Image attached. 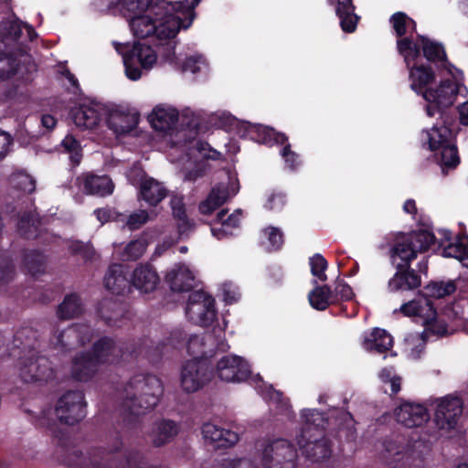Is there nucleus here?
<instances>
[{
    "mask_svg": "<svg viewBox=\"0 0 468 468\" xmlns=\"http://www.w3.org/2000/svg\"><path fill=\"white\" fill-rule=\"evenodd\" d=\"M460 91V84L454 80H445L436 88L425 89L422 92L423 99L428 102L426 106L427 115L433 117L440 115L444 119L448 109L453 105Z\"/></svg>",
    "mask_w": 468,
    "mask_h": 468,
    "instance_id": "9d476101",
    "label": "nucleus"
},
{
    "mask_svg": "<svg viewBox=\"0 0 468 468\" xmlns=\"http://www.w3.org/2000/svg\"><path fill=\"white\" fill-rule=\"evenodd\" d=\"M194 305H199V317L204 324H210L216 317L215 300L203 290L191 292L188 296L186 312L191 311Z\"/></svg>",
    "mask_w": 468,
    "mask_h": 468,
    "instance_id": "4be33fe9",
    "label": "nucleus"
},
{
    "mask_svg": "<svg viewBox=\"0 0 468 468\" xmlns=\"http://www.w3.org/2000/svg\"><path fill=\"white\" fill-rule=\"evenodd\" d=\"M94 215L101 224H105L110 221L120 223L124 222L125 219V214L120 213L115 208L112 207L97 208L94 210Z\"/></svg>",
    "mask_w": 468,
    "mask_h": 468,
    "instance_id": "603ef678",
    "label": "nucleus"
},
{
    "mask_svg": "<svg viewBox=\"0 0 468 468\" xmlns=\"http://www.w3.org/2000/svg\"><path fill=\"white\" fill-rule=\"evenodd\" d=\"M426 329L439 336H444L448 334V325L444 322H441L437 319V311L435 310L434 316L428 315L424 321Z\"/></svg>",
    "mask_w": 468,
    "mask_h": 468,
    "instance_id": "6e6d98bb",
    "label": "nucleus"
},
{
    "mask_svg": "<svg viewBox=\"0 0 468 468\" xmlns=\"http://www.w3.org/2000/svg\"><path fill=\"white\" fill-rule=\"evenodd\" d=\"M364 344L367 350L383 354L393 346V338L385 329L374 328Z\"/></svg>",
    "mask_w": 468,
    "mask_h": 468,
    "instance_id": "4c0bfd02",
    "label": "nucleus"
},
{
    "mask_svg": "<svg viewBox=\"0 0 468 468\" xmlns=\"http://www.w3.org/2000/svg\"><path fill=\"white\" fill-rule=\"evenodd\" d=\"M329 5H334L339 25L345 33H353L357 27L360 16L356 14L353 0H327Z\"/></svg>",
    "mask_w": 468,
    "mask_h": 468,
    "instance_id": "412c9836",
    "label": "nucleus"
},
{
    "mask_svg": "<svg viewBox=\"0 0 468 468\" xmlns=\"http://www.w3.org/2000/svg\"><path fill=\"white\" fill-rule=\"evenodd\" d=\"M114 184L108 176L87 175L83 180V190L90 195L105 197L113 192Z\"/></svg>",
    "mask_w": 468,
    "mask_h": 468,
    "instance_id": "f704fd0d",
    "label": "nucleus"
},
{
    "mask_svg": "<svg viewBox=\"0 0 468 468\" xmlns=\"http://www.w3.org/2000/svg\"><path fill=\"white\" fill-rule=\"evenodd\" d=\"M451 122L443 120L441 126H433L431 131L425 132V141L429 144V150L435 153L437 163L443 173L449 169H454L460 164L458 148L452 129Z\"/></svg>",
    "mask_w": 468,
    "mask_h": 468,
    "instance_id": "0eeeda50",
    "label": "nucleus"
},
{
    "mask_svg": "<svg viewBox=\"0 0 468 468\" xmlns=\"http://www.w3.org/2000/svg\"><path fill=\"white\" fill-rule=\"evenodd\" d=\"M102 109L99 104H81L72 111L74 123L85 129L97 127L102 118Z\"/></svg>",
    "mask_w": 468,
    "mask_h": 468,
    "instance_id": "a878e982",
    "label": "nucleus"
},
{
    "mask_svg": "<svg viewBox=\"0 0 468 468\" xmlns=\"http://www.w3.org/2000/svg\"><path fill=\"white\" fill-rule=\"evenodd\" d=\"M409 19L410 16L406 13L400 11L394 13L390 16L389 22L395 31L397 39L407 37L406 34Z\"/></svg>",
    "mask_w": 468,
    "mask_h": 468,
    "instance_id": "8fccbe9b",
    "label": "nucleus"
},
{
    "mask_svg": "<svg viewBox=\"0 0 468 468\" xmlns=\"http://www.w3.org/2000/svg\"><path fill=\"white\" fill-rule=\"evenodd\" d=\"M296 449L285 439L271 441L262 452L264 468H296Z\"/></svg>",
    "mask_w": 468,
    "mask_h": 468,
    "instance_id": "ddd939ff",
    "label": "nucleus"
},
{
    "mask_svg": "<svg viewBox=\"0 0 468 468\" xmlns=\"http://www.w3.org/2000/svg\"><path fill=\"white\" fill-rule=\"evenodd\" d=\"M417 40L421 43L423 57L431 63H441L444 68L450 62L443 45L440 42L431 39L423 35H417Z\"/></svg>",
    "mask_w": 468,
    "mask_h": 468,
    "instance_id": "7c9ffc66",
    "label": "nucleus"
},
{
    "mask_svg": "<svg viewBox=\"0 0 468 468\" xmlns=\"http://www.w3.org/2000/svg\"><path fill=\"white\" fill-rule=\"evenodd\" d=\"M309 264L313 276L316 277L321 282H325L327 280L325 270L327 269L328 263L322 254L316 253L311 257L309 259Z\"/></svg>",
    "mask_w": 468,
    "mask_h": 468,
    "instance_id": "09e8293b",
    "label": "nucleus"
},
{
    "mask_svg": "<svg viewBox=\"0 0 468 468\" xmlns=\"http://www.w3.org/2000/svg\"><path fill=\"white\" fill-rule=\"evenodd\" d=\"M407 69L410 71L409 77L411 81V90L422 96V92L425 89H428L427 86L434 81L435 72L431 66L425 64H411L410 68Z\"/></svg>",
    "mask_w": 468,
    "mask_h": 468,
    "instance_id": "cd10ccee",
    "label": "nucleus"
},
{
    "mask_svg": "<svg viewBox=\"0 0 468 468\" xmlns=\"http://www.w3.org/2000/svg\"><path fill=\"white\" fill-rule=\"evenodd\" d=\"M149 219V214L146 210H139L137 212L132 213L129 216L125 215L123 227H127L130 230L139 229L143 225H144Z\"/></svg>",
    "mask_w": 468,
    "mask_h": 468,
    "instance_id": "5fc2aeb1",
    "label": "nucleus"
},
{
    "mask_svg": "<svg viewBox=\"0 0 468 468\" xmlns=\"http://www.w3.org/2000/svg\"><path fill=\"white\" fill-rule=\"evenodd\" d=\"M335 296V301L338 298L342 301H349L354 297V292L346 282L344 281L338 282L335 285V292H333Z\"/></svg>",
    "mask_w": 468,
    "mask_h": 468,
    "instance_id": "052dcab7",
    "label": "nucleus"
},
{
    "mask_svg": "<svg viewBox=\"0 0 468 468\" xmlns=\"http://www.w3.org/2000/svg\"><path fill=\"white\" fill-rule=\"evenodd\" d=\"M263 237L268 240L269 252L280 250L284 243L283 233L276 227L269 226L262 230Z\"/></svg>",
    "mask_w": 468,
    "mask_h": 468,
    "instance_id": "de8ad7c7",
    "label": "nucleus"
},
{
    "mask_svg": "<svg viewBox=\"0 0 468 468\" xmlns=\"http://www.w3.org/2000/svg\"><path fill=\"white\" fill-rule=\"evenodd\" d=\"M314 288L309 292L308 300L311 306L318 311H324L331 303H335L334 293L328 285H318L314 280Z\"/></svg>",
    "mask_w": 468,
    "mask_h": 468,
    "instance_id": "58836bf2",
    "label": "nucleus"
},
{
    "mask_svg": "<svg viewBox=\"0 0 468 468\" xmlns=\"http://www.w3.org/2000/svg\"><path fill=\"white\" fill-rule=\"evenodd\" d=\"M41 218L34 211L24 212L17 222L19 235L27 239H35L40 233Z\"/></svg>",
    "mask_w": 468,
    "mask_h": 468,
    "instance_id": "e433bc0d",
    "label": "nucleus"
},
{
    "mask_svg": "<svg viewBox=\"0 0 468 468\" xmlns=\"http://www.w3.org/2000/svg\"><path fill=\"white\" fill-rule=\"evenodd\" d=\"M423 229L408 233L400 232L395 236L389 249V258L395 273L388 280V292H403L414 291L420 287L421 277L411 263L419 253L428 251L431 246L441 247L442 244L435 237L431 224L419 220Z\"/></svg>",
    "mask_w": 468,
    "mask_h": 468,
    "instance_id": "f257e3e1",
    "label": "nucleus"
},
{
    "mask_svg": "<svg viewBox=\"0 0 468 468\" xmlns=\"http://www.w3.org/2000/svg\"><path fill=\"white\" fill-rule=\"evenodd\" d=\"M84 330H88V328L80 326V325H72L69 328L60 332L58 341L61 344V346L65 348H70L74 346V342H69V340H65V338L69 339L70 337L76 338V343L80 346H84L86 344L85 340L80 337V334Z\"/></svg>",
    "mask_w": 468,
    "mask_h": 468,
    "instance_id": "49530a36",
    "label": "nucleus"
},
{
    "mask_svg": "<svg viewBox=\"0 0 468 468\" xmlns=\"http://www.w3.org/2000/svg\"><path fill=\"white\" fill-rule=\"evenodd\" d=\"M244 130V136L263 144H283L287 143L288 137L285 133L277 132L271 127L261 124L244 122L241 124Z\"/></svg>",
    "mask_w": 468,
    "mask_h": 468,
    "instance_id": "a211bd4d",
    "label": "nucleus"
},
{
    "mask_svg": "<svg viewBox=\"0 0 468 468\" xmlns=\"http://www.w3.org/2000/svg\"><path fill=\"white\" fill-rule=\"evenodd\" d=\"M463 413V401L457 397H446L438 404L434 420L440 429L452 430Z\"/></svg>",
    "mask_w": 468,
    "mask_h": 468,
    "instance_id": "dca6fc26",
    "label": "nucleus"
},
{
    "mask_svg": "<svg viewBox=\"0 0 468 468\" xmlns=\"http://www.w3.org/2000/svg\"><path fill=\"white\" fill-rule=\"evenodd\" d=\"M23 264L32 276L42 274L45 272L46 257L43 252L32 250L25 253Z\"/></svg>",
    "mask_w": 468,
    "mask_h": 468,
    "instance_id": "c03bdc74",
    "label": "nucleus"
},
{
    "mask_svg": "<svg viewBox=\"0 0 468 468\" xmlns=\"http://www.w3.org/2000/svg\"><path fill=\"white\" fill-rule=\"evenodd\" d=\"M145 13L159 26L161 38H174L181 28H188L195 14L188 13L183 1L150 0Z\"/></svg>",
    "mask_w": 468,
    "mask_h": 468,
    "instance_id": "39448f33",
    "label": "nucleus"
},
{
    "mask_svg": "<svg viewBox=\"0 0 468 468\" xmlns=\"http://www.w3.org/2000/svg\"><path fill=\"white\" fill-rule=\"evenodd\" d=\"M398 53L403 58L407 68L416 61L420 56L421 43L418 41L415 43L412 37L397 39Z\"/></svg>",
    "mask_w": 468,
    "mask_h": 468,
    "instance_id": "a19ab883",
    "label": "nucleus"
},
{
    "mask_svg": "<svg viewBox=\"0 0 468 468\" xmlns=\"http://www.w3.org/2000/svg\"><path fill=\"white\" fill-rule=\"evenodd\" d=\"M164 388L161 380L154 375L138 374L124 386L122 408L125 415L123 421L132 428L138 423V417L153 410L158 404Z\"/></svg>",
    "mask_w": 468,
    "mask_h": 468,
    "instance_id": "f03ea898",
    "label": "nucleus"
},
{
    "mask_svg": "<svg viewBox=\"0 0 468 468\" xmlns=\"http://www.w3.org/2000/svg\"><path fill=\"white\" fill-rule=\"evenodd\" d=\"M122 441L119 433L108 449L92 448L84 457L80 451H74L76 465L80 468H164L150 465L148 459L139 450L121 451Z\"/></svg>",
    "mask_w": 468,
    "mask_h": 468,
    "instance_id": "7ed1b4c3",
    "label": "nucleus"
},
{
    "mask_svg": "<svg viewBox=\"0 0 468 468\" xmlns=\"http://www.w3.org/2000/svg\"><path fill=\"white\" fill-rule=\"evenodd\" d=\"M61 144L68 153L79 150L80 147L79 141L72 135H67Z\"/></svg>",
    "mask_w": 468,
    "mask_h": 468,
    "instance_id": "338daca9",
    "label": "nucleus"
},
{
    "mask_svg": "<svg viewBox=\"0 0 468 468\" xmlns=\"http://www.w3.org/2000/svg\"><path fill=\"white\" fill-rule=\"evenodd\" d=\"M132 285V274L129 270L122 264H112L109 267L105 277L104 286L106 290L113 294H124L126 291H130Z\"/></svg>",
    "mask_w": 468,
    "mask_h": 468,
    "instance_id": "aec40b11",
    "label": "nucleus"
},
{
    "mask_svg": "<svg viewBox=\"0 0 468 468\" xmlns=\"http://www.w3.org/2000/svg\"><path fill=\"white\" fill-rule=\"evenodd\" d=\"M139 117L135 111L116 106L109 110L106 122L108 128L116 135H125L137 127Z\"/></svg>",
    "mask_w": 468,
    "mask_h": 468,
    "instance_id": "2eb2a0df",
    "label": "nucleus"
},
{
    "mask_svg": "<svg viewBox=\"0 0 468 468\" xmlns=\"http://www.w3.org/2000/svg\"><path fill=\"white\" fill-rule=\"evenodd\" d=\"M179 432V425L167 419H162L155 422L153 430V444L155 447L164 446L171 442Z\"/></svg>",
    "mask_w": 468,
    "mask_h": 468,
    "instance_id": "72a5a7b5",
    "label": "nucleus"
},
{
    "mask_svg": "<svg viewBox=\"0 0 468 468\" xmlns=\"http://www.w3.org/2000/svg\"><path fill=\"white\" fill-rule=\"evenodd\" d=\"M460 123L468 126V101L458 107Z\"/></svg>",
    "mask_w": 468,
    "mask_h": 468,
    "instance_id": "774afa93",
    "label": "nucleus"
},
{
    "mask_svg": "<svg viewBox=\"0 0 468 468\" xmlns=\"http://www.w3.org/2000/svg\"><path fill=\"white\" fill-rule=\"evenodd\" d=\"M122 9L129 13V16L145 13L150 0H119Z\"/></svg>",
    "mask_w": 468,
    "mask_h": 468,
    "instance_id": "4d7b16f0",
    "label": "nucleus"
},
{
    "mask_svg": "<svg viewBox=\"0 0 468 468\" xmlns=\"http://www.w3.org/2000/svg\"><path fill=\"white\" fill-rule=\"evenodd\" d=\"M301 417L303 424L296 441L303 455L314 463L328 459L332 453V444L324 435L323 413L305 409L302 410Z\"/></svg>",
    "mask_w": 468,
    "mask_h": 468,
    "instance_id": "20e7f679",
    "label": "nucleus"
},
{
    "mask_svg": "<svg viewBox=\"0 0 468 468\" xmlns=\"http://www.w3.org/2000/svg\"><path fill=\"white\" fill-rule=\"evenodd\" d=\"M173 216L176 219L186 218V212L185 204L181 198L173 197L170 201Z\"/></svg>",
    "mask_w": 468,
    "mask_h": 468,
    "instance_id": "680f3d73",
    "label": "nucleus"
},
{
    "mask_svg": "<svg viewBox=\"0 0 468 468\" xmlns=\"http://www.w3.org/2000/svg\"><path fill=\"white\" fill-rule=\"evenodd\" d=\"M27 331V329H22L14 335V345L22 350L28 348L29 351L28 357L20 358V378L25 383L48 382L55 377L51 362L46 356L37 355L31 344L22 342Z\"/></svg>",
    "mask_w": 468,
    "mask_h": 468,
    "instance_id": "6e6552de",
    "label": "nucleus"
},
{
    "mask_svg": "<svg viewBox=\"0 0 468 468\" xmlns=\"http://www.w3.org/2000/svg\"><path fill=\"white\" fill-rule=\"evenodd\" d=\"M146 250V245L144 241L135 239L130 241L122 252L124 261H137L143 256Z\"/></svg>",
    "mask_w": 468,
    "mask_h": 468,
    "instance_id": "864d4df0",
    "label": "nucleus"
},
{
    "mask_svg": "<svg viewBox=\"0 0 468 468\" xmlns=\"http://www.w3.org/2000/svg\"><path fill=\"white\" fill-rule=\"evenodd\" d=\"M286 204V196L282 192L272 191L267 197L264 207L268 210L279 212Z\"/></svg>",
    "mask_w": 468,
    "mask_h": 468,
    "instance_id": "13d9d810",
    "label": "nucleus"
},
{
    "mask_svg": "<svg viewBox=\"0 0 468 468\" xmlns=\"http://www.w3.org/2000/svg\"><path fill=\"white\" fill-rule=\"evenodd\" d=\"M88 352L100 366L115 364L122 356V350L110 336H101L96 340Z\"/></svg>",
    "mask_w": 468,
    "mask_h": 468,
    "instance_id": "f3484780",
    "label": "nucleus"
},
{
    "mask_svg": "<svg viewBox=\"0 0 468 468\" xmlns=\"http://www.w3.org/2000/svg\"><path fill=\"white\" fill-rule=\"evenodd\" d=\"M202 434L206 441L215 443L217 448H229L239 441L237 432L223 429L212 423H205L202 427Z\"/></svg>",
    "mask_w": 468,
    "mask_h": 468,
    "instance_id": "393cba45",
    "label": "nucleus"
},
{
    "mask_svg": "<svg viewBox=\"0 0 468 468\" xmlns=\"http://www.w3.org/2000/svg\"><path fill=\"white\" fill-rule=\"evenodd\" d=\"M149 121L155 131L168 132L176 126L178 121V112L174 109L156 106L149 115Z\"/></svg>",
    "mask_w": 468,
    "mask_h": 468,
    "instance_id": "473e14b6",
    "label": "nucleus"
},
{
    "mask_svg": "<svg viewBox=\"0 0 468 468\" xmlns=\"http://www.w3.org/2000/svg\"><path fill=\"white\" fill-rule=\"evenodd\" d=\"M82 311L80 296L76 292H72L67 294L58 305V316L63 320L72 319L80 315Z\"/></svg>",
    "mask_w": 468,
    "mask_h": 468,
    "instance_id": "ea45409f",
    "label": "nucleus"
},
{
    "mask_svg": "<svg viewBox=\"0 0 468 468\" xmlns=\"http://www.w3.org/2000/svg\"><path fill=\"white\" fill-rule=\"evenodd\" d=\"M201 57L191 56L185 59L182 65L183 71H190L192 73H197L200 70L199 63Z\"/></svg>",
    "mask_w": 468,
    "mask_h": 468,
    "instance_id": "e2e57ef3",
    "label": "nucleus"
},
{
    "mask_svg": "<svg viewBox=\"0 0 468 468\" xmlns=\"http://www.w3.org/2000/svg\"><path fill=\"white\" fill-rule=\"evenodd\" d=\"M165 282L173 292H190L195 285V276L187 268L174 269L166 273Z\"/></svg>",
    "mask_w": 468,
    "mask_h": 468,
    "instance_id": "2f4dec72",
    "label": "nucleus"
},
{
    "mask_svg": "<svg viewBox=\"0 0 468 468\" xmlns=\"http://www.w3.org/2000/svg\"><path fill=\"white\" fill-rule=\"evenodd\" d=\"M457 289V286L453 281H448L447 282L443 281H431L426 286H424V294L423 298L441 299L445 296H449L452 294Z\"/></svg>",
    "mask_w": 468,
    "mask_h": 468,
    "instance_id": "79ce46f5",
    "label": "nucleus"
},
{
    "mask_svg": "<svg viewBox=\"0 0 468 468\" xmlns=\"http://www.w3.org/2000/svg\"><path fill=\"white\" fill-rule=\"evenodd\" d=\"M22 35V22L7 20L0 23V39L2 42L8 40L17 41Z\"/></svg>",
    "mask_w": 468,
    "mask_h": 468,
    "instance_id": "a18cd8bd",
    "label": "nucleus"
},
{
    "mask_svg": "<svg viewBox=\"0 0 468 468\" xmlns=\"http://www.w3.org/2000/svg\"><path fill=\"white\" fill-rule=\"evenodd\" d=\"M229 198V186L224 184L216 185L212 187L207 198L199 204L198 210L202 215H210L224 205Z\"/></svg>",
    "mask_w": 468,
    "mask_h": 468,
    "instance_id": "c756f323",
    "label": "nucleus"
},
{
    "mask_svg": "<svg viewBox=\"0 0 468 468\" xmlns=\"http://www.w3.org/2000/svg\"><path fill=\"white\" fill-rule=\"evenodd\" d=\"M167 196V189L152 177L142 179L139 190V198L144 200L149 206H157Z\"/></svg>",
    "mask_w": 468,
    "mask_h": 468,
    "instance_id": "c85d7f7f",
    "label": "nucleus"
},
{
    "mask_svg": "<svg viewBox=\"0 0 468 468\" xmlns=\"http://www.w3.org/2000/svg\"><path fill=\"white\" fill-rule=\"evenodd\" d=\"M203 346V339L198 335H191L188 338L187 353L194 358L182 366L180 379L182 388L187 393L197 391L213 375L207 359L204 358Z\"/></svg>",
    "mask_w": 468,
    "mask_h": 468,
    "instance_id": "423d86ee",
    "label": "nucleus"
},
{
    "mask_svg": "<svg viewBox=\"0 0 468 468\" xmlns=\"http://www.w3.org/2000/svg\"><path fill=\"white\" fill-rule=\"evenodd\" d=\"M100 365L88 351L77 354L71 366V376L78 381H89L98 372Z\"/></svg>",
    "mask_w": 468,
    "mask_h": 468,
    "instance_id": "5701e85b",
    "label": "nucleus"
},
{
    "mask_svg": "<svg viewBox=\"0 0 468 468\" xmlns=\"http://www.w3.org/2000/svg\"><path fill=\"white\" fill-rule=\"evenodd\" d=\"M37 70V64L21 48L16 51H0V81L19 75L24 82H31Z\"/></svg>",
    "mask_w": 468,
    "mask_h": 468,
    "instance_id": "9b49d317",
    "label": "nucleus"
},
{
    "mask_svg": "<svg viewBox=\"0 0 468 468\" xmlns=\"http://www.w3.org/2000/svg\"><path fill=\"white\" fill-rule=\"evenodd\" d=\"M211 232L218 239H222L233 235L230 229L228 226H225L224 223H222L220 227H212Z\"/></svg>",
    "mask_w": 468,
    "mask_h": 468,
    "instance_id": "69168bd1",
    "label": "nucleus"
},
{
    "mask_svg": "<svg viewBox=\"0 0 468 468\" xmlns=\"http://www.w3.org/2000/svg\"><path fill=\"white\" fill-rule=\"evenodd\" d=\"M442 256L454 258L462 262L468 260V235L458 236L454 243L444 247Z\"/></svg>",
    "mask_w": 468,
    "mask_h": 468,
    "instance_id": "37998d69",
    "label": "nucleus"
},
{
    "mask_svg": "<svg viewBox=\"0 0 468 468\" xmlns=\"http://www.w3.org/2000/svg\"><path fill=\"white\" fill-rule=\"evenodd\" d=\"M399 311L407 317L418 316L425 321L428 315L434 316L435 307L432 302L427 298L413 299L404 303Z\"/></svg>",
    "mask_w": 468,
    "mask_h": 468,
    "instance_id": "c9c22d12",
    "label": "nucleus"
},
{
    "mask_svg": "<svg viewBox=\"0 0 468 468\" xmlns=\"http://www.w3.org/2000/svg\"><path fill=\"white\" fill-rule=\"evenodd\" d=\"M130 27L133 35L138 38H146L151 36H155L158 39L161 38L159 26L156 24L152 16L147 14H137L130 16ZM169 38H164L168 40Z\"/></svg>",
    "mask_w": 468,
    "mask_h": 468,
    "instance_id": "bb28decb",
    "label": "nucleus"
},
{
    "mask_svg": "<svg viewBox=\"0 0 468 468\" xmlns=\"http://www.w3.org/2000/svg\"><path fill=\"white\" fill-rule=\"evenodd\" d=\"M15 274V266L12 258L6 253L0 251V283L9 282Z\"/></svg>",
    "mask_w": 468,
    "mask_h": 468,
    "instance_id": "3c124183",
    "label": "nucleus"
},
{
    "mask_svg": "<svg viewBox=\"0 0 468 468\" xmlns=\"http://www.w3.org/2000/svg\"><path fill=\"white\" fill-rule=\"evenodd\" d=\"M115 48L122 57L125 75L131 80H138L142 77V69H150L156 62L154 50L139 41L133 46L118 43Z\"/></svg>",
    "mask_w": 468,
    "mask_h": 468,
    "instance_id": "1a4fd4ad",
    "label": "nucleus"
},
{
    "mask_svg": "<svg viewBox=\"0 0 468 468\" xmlns=\"http://www.w3.org/2000/svg\"><path fill=\"white\" fill-rule=\"evenodd\" d=\"M397 421L407 428L420 427L430 420V413L421 404L403 402L395 410Z\"/></svg>",
    "mask_w": 468,
    "mask_h": 468,
    "instance_id": "6ab92c4d",
    "label": "nucleus"
},
{
    "mask_svg": "<svg viewBox=\"0 0 468 468\" xmlns=\"http://www.w3.org/2000/svg\"><path fill=\"white\" fill-rule=\"evenodd\" d=\"M11 144V136L7 133L0 131V159L5 156Z\"/></svg>",
    "mask_w": 468,
    "mask_h": 468,
    "instance_id": "0e129e2a",
    "label": "nucleus"
},
{
    "mask_svg": "<svg viewBox=\"0 0 468 468\" xmlns=\"http://www.w3.org/2000/svg\"><path fill=\"white\" fill-rule=\"evenodd\" d=\"M159 281L156 271L149 263L139 265L132 273V285L144 293L153 292Z\"/></svg>",
    "mask_w": 468,
    "mask_h": 468,
    "instance_id": "b1692460",
    "label": "nucleus"
},
{
    "mask_svg": "<svg viewBox=\"0 0 468 468\" xmlns=\"http://www.w3.org/2000/svg\"><path fill=\"white\" fill-rule=\"evenodd\" d=\"M218 377L226 382H243L251 375L249 363L241 356L227 355L217 363Z\"/></svg>",
    "mask_w": 468,
    "mask_h": 468,
    "instance_id": "4468645a",
    "label": "nucleus"
},
{
    "mask_svg": "<svg viewBox=\"0 0 468 468\" xmlns=\"http://www.w3.org/2000/svg\"><path fill=\"white\" fill-rule=\"evenodd\" d=\"M283 145L284 146L281 151V154L283 157L287 166L294 170L301 164L300 156L291 149V144L288 142L283 144Z\"/></svg>",
    "mask_w": 468,
    "mask_h": 468,
    "instance_id": "bf43d9fd",
    "label": "nucleus"
},
{
    "mask_svg": "<svg viewBox=\"0 0 468 468\" xmlns=\"http://www.w3.org/2000/svg\"><path fill=\"white\" fill-rule=\"evenodd\" d=\"M55 414L60 423L74 425L81 421L87 414L85 395L81 390H69L57 401Z\"/></svg>",
    "mask_w": 468,
    "mask_h": 468,
    "instance_id": "f8f14e48",
    "label": "nucleus"
}]
</instances>
